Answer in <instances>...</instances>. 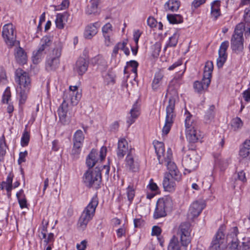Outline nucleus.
<instances>
[{"label": "nucleus", "instance_id": "nucleus-1", "mask_svg": "<svg viewBox=\"0 0 250 250\" xmlns=\"http://www.w3.org/2000/svg\"><path fill=\"white\" fill-rule=\"evenodd\" d=\"M184 72L175 76L170 82L167 90L166 97H169L168 104L166 108L165 123L162 129L163 133L165 135L169 133L176 116L174 113L175 104L179 99L177 89L182 83V76Z\"/></svg>", "mask_w": 250, "mask_h": 250}, {"label": "nucleus", "instance_id": "nucleus-2", "mask_svg": "<svg viewBox=\"0 0 250 250\" xmlns=\"http://www.w3.org/2000/svg\"><path fill=\"white\" fill-rule=\"evenodd\" d=\"M15 81L20 85L21 89L19 103L23 104L27 99V94L31 87V78L28 73L18 68L15 71Z\"/></svg>", "mask_w": 250, "mask_h": 250}, {"label": "nucleus", "instance_id": "nucleus-3", "mask_svg": "<svg viewBox=\"0 0 250 250\" xmlns=\"http://www.w3.org/2000/svg\"><path fill=\"white\" fill-rule=\"evenodd\" d=\"M196 147L195 145H192L191 146H184L182 149L186 155L183 159L182 165L188 173L197 168L200 160V156L196 151Z\"/></svg>", "mask_w": 250, "mask_h": 250}, {"label": "nucleus", "instance_id": "nucleus-4", "mask_svg": "<svg viewBox=\"0 0 250 250\" xmlns=\"http://www.w3.org/2000/svg\"><path fill=\"white\" fill-rule=\"evenodd\" d=\"M98 205V200L97 196H95L84 208L79 219L78 228L79 229L83 230L86 228L88 223L93 217Z\"/></svg>", "mask_w": 250, "mask_h": 250}, {"label": "nucleus", "instance_id": "nucleus-5", "mask_svg": "<svg viewBox=\"0 0 250 250\" xmlns=\"http://www.w3.org/2000/svg\"><path fill=\"white\" fill-rule=\"evenodd\" d=\"M83 181L87 187H93L95 189L100 188L102 182L101 170L96 167L94 169H89L83 176Z\"/></svg>", "mask_w": 250, "mask_h": 250}, {"label": "nucleus", "instance_id": "nucleus-6", "mask_svg": "<svg viewBox=\"0 0 250 250\" xmlns=\"http://www.w3.org/2000/svg\"><path fill=\"white\" fill-rule=\"evenodd\" d=\"M245 31L244 23L238 24L234 30V34L231 39V47L232 50L237 53L241 52L244 49L243 32Z\"/></svg>", "mask_w": 250, "mask_h": 250}, {"label": "nucleus", "instance_id": "nucleus-7", "mask_svg": "<svg viewBox=\"0 0 250 250\" xmlns=\"http://www.w3.org/2000/svg\"><path fill=\"white\" fill-rule=\"evenodd\" d=\"M185 127L186 132V137L189 141V145L188 146H191L192 145L199 140L201 138L199 131L195 128V125L191 120V115L188 113L187 116L185 119Z\"/></svg>", "mask_w": 250, "mask_h": 250}, {"label": "nucleus", "instance_id": "nucleus-8", "mask_svg": "<svg viewBox=\"0 0 250 250\" xmlns=\"http://www.w3.org/2000/svg\"><path fill=\"white\" fill-rule=\"evenodd\" d=\"M52 39L50 36H46L41 40L38 49L33 52L32 60L34 64L38 63L43 56L50 50Z\"/></svg>", "mask_w": 250, "mask_h": 250}, {"label": "nucleus", "instance_id": "nucleus-9", "mask_svg": "<svg viewBox=\"0 0 250 250\" xmlns=\"http://www.w3.org/2000/svg\"><path fill=\"white\" fill-rule=\"evenodd\" d=\"M172 201L169 197H165L160 198L156 204V207L153 214L155 219L165 217L167 212L170 211L172 208Z\"/></svg>", "mask_w": 250, "mask_h": 250}, {"label": "nucleus", "instance_id": "nucleus-10", "mask_svg": "<svg viewBox=\"0 0 250 250\" xmlns=\"http://www.w3.org/2000/svg\"><path fill=\"white\" fill-rule=\"evenodd\" d=\"M225 230V225H222L219 227L211 242L209 250H224L226 248L227 242L224 234Z\"/></svg>", "mask_w": 250, "mask_h": 250}, {"label": "nucleus", "instance_id": "nucleus-11", "mask_svg": "<svg viewBox=\"0 0 250 250\" xmlns=\"http://www.w3.org/2000/svg\"><path fill=\"white\" fill-rule=\"evenodd\" d=\"M190 225L189 223L184 222L179 227L177 234L180 236L181 244L184 248L188 247L191 240Z\"/></svg>", "mask_w": 250, "mask_h": 250}, {"label": "nucleus", "instance_id": "nucleus-12", "mask_svg": "<svg viewBox=\"0 0 250 250\" xmlns=\"http://www.w3.org/2000/svg\"><path fill=\"white\" fill-rule=\"evenodd\" d=\"M62 45L59 42L53 50L52 56L47 59L46 62V69L47 71L55 70L59 66V58L61 55Z\"/></svg>", "mask_w": 250, "mask_h": 250}, {"label": "nucleus", "instance_id": "nucleus-13", "mask_svg": "<svg viewBox=\"0 0 250 250\" xmlns=\"http://www.w3.org/2000/svg\"><path fill=\"white\" fill-rule=\"evenodd\" d=\"M2 35L8 46L11 47L16 43V32L14 26L12 23H8L3 26Z\"/></svg>", "mask_w": 250, "mask_h": 250}, {"label": "nucleus", "instance_id": "nucleus-14", "mask_svg": "<svg viewBox=\"0 0 250 250\" xmlns=\"http://www.w3.org/2000/svg\"><path fill=\"white\" fill-rule=\"evenodd\" d=\"M81 98V94L78 92L77 86H70L68 90L65 91L63 99L70 101L72 105H76Z\"/></svg>", "mask_w": 250, "mask_h": 250}, {"label": "nucleus", "instance_id": "nucleus-15", "mask_svg": "<svg viewBox=\"0 0 250 250\" xmlns=\"http://www.w3.org/2000/svg\"><path fill=\"white\" fill-rule=\"evenodd\" d=\"M205 207L206 204L204 200H201L193 202L188 213V219L192 220L198 217Z\"/></svg>", "mask_w": 250, "mask_h": 250}, {"label": "nucleus", "instance_id": "nucleus-16", "mask_svg": "<svg viewBox=\"0 0 250 250\" xmlns=\"http://www.w3.org/2000/svg\"><path fill=\"white\" fill-rule=\"evenodd\" d=\"M68 111V102L63 100V102L58 108V113L60 121L64 125L68 124L70 122V118L67 115Z\"/></svg>", "mask_w": 250, "mask_h": 250}, {"label": "nucleus", "instance_id": "nucleus-17", "mask_svg": "<svg viewBox=\"0 0 250 250\" xmlns=\"http://www.w3.org/2000/svg\"><path fill=\"white\" fill-rule=\"evenodd\" d=\"M131 149H134L129 146L128 142L125 138H121L119 140L118 143V148L117 150V155L119 159H122L124 156L128 153Z\"/></svg>", "mask_w": 250, "mask_h": 250}, {"label": "nucleus", "instance_id": "nucleus-18", "mask_svg": "<svg viewBox=\"0 0 250 250\" xmlns=\"http://www.w3.org/2000/svg\"><path fill=\"white\" fill-rule=\"evenodd\" d=\"M135 150L134 149H131L125 158V165L129 169L132 171H136L139 168V165L136 161L135 160Z\"/></svg>", "mask_w": 250, "mask_h": 250}, {"label": "nucleus", "instance_id": "nucleus-19", "mask_svg": "<svg viewBox=\"0 0 250 250\" xmlns=\"http://www.w3.org/2000/svg\"><path fill=\"white\" fill-rule=\"evenodd\" d=\"M166 165L169 172L168 173H166L165 174H169L172 176V177H173L175 181H180L181 175L175 164L172 161H168Z\"/></svg>", "mask_w": 250, "mask_h": 250}, {"label": "nucleus", "instance_id": "nucleus-20", "mask_svg": "<svg viewBox=\"0 0 250 250\" xmlns=\"http://www.w3.org/2000/svg\"><path fill=\"white\" fill-rule=\"evenodd\" d=\"M88 66V61L83 58H80L76 63L74 69L80 75H82L87 71Z\"/></svg>", "mask_w": 250, "mask_h": 250}, {"label": "nucleus", "instance_id": "nucleus-21", "mask_svg": "<svg viewBox=\"0 0 250 250\" xmlns=\"http://www.w3.org/2000/svg\"><path fill=\"white\" fill-rule=\"evenodd\" d=\"M175 181L173 177L169 174H165L163 185L165 190L169 192L174 190L176 186Z\"/></svg>", "mask_w": 250, "mask_h": 250}, {"label": "nucleus", "instance_id": "nucleus-22", "mask_svg": "<svg viewBox=\"0 0 250 250\" xmlns=\"http://www.w3.org/2000/svg\"><path fill=\"white\" fill-rule=\"evenodd\" d=\"M210 80L203 78L202 81H196L193 84L195 91L199 93L207 90L210 83Z\"/></svg>", "mask_w": 250, "mask_h": 250}, {"label": "nucleus", "instance_id": "nucleus-23", "mask_svg": "<svg viewBox=\"0 0 250 250\" xmlns=\"http://www.w3.org/2000/svg\"><path fill=\"white\" fill-rule=\"evenodd\" d=\"M164 75L162 71H159L155 74L151 86L153 91H156L162 85L164 80Z\"/></svg>", "mask_w": 250, "mask_h": 250}, {"label": "nucleus", "instance_id": "nucleus-24", "mask_svg": "<svg viewBox=\"0 0 250 250\" xmlns=\"http://www.w3.org/2000/svg\"><path fill=\"white\" fill-rule=\"evenodd\" d=\"M99 24L98 22L88 25L85 29L84 35L85 38L90 39L95 36L97 32Z\"/></svg>", "mask_w": 250, "mask_h": 250}, {"label": "nucleus", "instance_id": "nucleus-25", "mask_svg": "<svg viewBox=\"0 0 250 250\" xmlns=\"http://www.w3.org/2000/svg\"><path fill=\"white\" fill-rule=\"evenodd\" d=\"M154 146L155 152L157 155V158L160 164H163V159H161L162 156H164L165 153V146L163 143L157 141L153 142Z\"/></svg>", "mask_w": 250, "mask_h": 250}, {"label": "nucleus", "instance_id": "nucleus-26", "mask_svg": "<svg viewBox=\"0 0 250 250\" xmlns=\"http://www.w3.org/2000/svg\"><path fill=\"white\" fill-rule=\"evenodd\" d=\"M97 156L98 153L96 150L92 149L88 155L86 160V164L89 167V169L93 167L98 162V159Z\"/></svg>", "mask_w": 250, "mask_h": 250}, {"label": "nucleus", "instance_id": "nucleus-27", "mask_svg": "<svg viewBox=\"0 0 250 250\" xmlns=\"http://www.w3.org/2000/svg\"><path fill=\"white\" fill-rule=\"evenodd\" d=\"M15 56L16 61L19 63L24 64L26 62V54L21 47H19L15 49Z\"/></svg>", "mask_w": 250, "mask_h": 250}, {"label": "nucleus", "instance_id": "nucleus-28", "mask_svg": "<svg viewBox=\"0 0 250 250\" xmlns=\"http://www.w3.org/2000/svg\"><path fill=\"white\" fill-rule=\"evenodd\" d=\"M130 116L128 118L127 120L128 126L132 125L140 115L139 108L137 105V102L133 104L132 109L130 111Z\"/></svg>", "mask_w": 250, "mask_h": 250}, {"label": "nucleus", "instance_id": "nucleus-29", "mask_svg": "<svg viewBox=\"0 0 250 250\" xmlns=\"http://www.w3.org/2000/svg\"><path fill=\"white\" fill-rule=\"evenodd\" d=\"M180 1L178 0H168L164 5V8L166 11H176L179 8Z\"/></svg>", "mask_w": 250, "mask_h": 250}, {"label": "nucleus", "instance_id": "nucleus-30", "mask_svg": "<svg viewBox=\"0 0 250 250\" xmlns=\"http://www.w3.org/2000/svg\"><path fill=\"white\" fill-rule=\"evenodd\" d=\"M179 242L178 238L175 236H173L170 239L168 246V250H187V247H185L182 245Z\"/></svg>", "mask_w": 250, "mask_h": 250}, {"label": "nucleus", "instance_id": "nucleus-31", "mask_svg": "<svg viewBox=\"0 0 250 250\" xmlns=\"http://www.w3.org/2000/svg\"><path fill=\"white\" fill-rule=\"evenodd\" d=\"M239 155L243 158L250 155V140H246L242 144L239 151Z\"/></svg>", "mask_w": 250, "mask_h": 250}, {"label": "nucleus", "instance_id": "nucleus-32", "mask_svg": "<svg viewBox=\"0 0 250 250\" xmlns=\"http://www.w3.org/2000/svg\"><path fill=\"white\" fill-rule=\"evenodd\" d=\"M213 69V64L212 61H207L206 63L203 77L205 79H207L208 80H210L212 77V72Z\"/></svg>", "mask_w": 250, "mask_h": 250}, {"label": "nucleus", "instance_id": "nucleus-33", "mask_svg": "<svg viewBox=\"0 0 250 250\" xmlns=\"http://www.w3.org/2000/svg\"><path fill=\"white\" fill-rule=\"evenodd\" d=\"M220 1L218 0L214 1L211 4V15L214 17L215 19H216L220 16Z\"/></svg>", "mask_w": 250, "mask_h": 250}, {"label": "nucleus", "instance_id": "nucleus-34", "mask_svg": "<svg viewBox=\"0 0 250 250\" xmlns=\"http://www.w3.org/2000/svg\"><path fill=\"white\" fill-rule=\"evenodd\" d=\"M229 159L222 158L219 156L215 159L216 166L218 167L221 171L225 170L229 165Z\"/></svg>", "mask_w": 250, "mask_h": 250}, {"label": "nucleus", "instance_id": "nucleus-35", "mask_svg": "<svg viewBox=\"0 0 250 250\" xmlns=\"http://www.w3.org/2000/svg\"><path fill=\"white\" fill-rule=\"evenodd\" d=\"M215 106L211 105L209 106L208 109L206 111L205 115V120L207 124L211 123L214 119L215 116Z\"/></svg>", "mask_w": 250, "mask_h": 250}, {"label": "nucleus", "instance_id": "nucleus-36", "mask_svg": "<svg viewBox=\"0 0 250 250\" xmlns=\"http://www.w3.org/2000/svg\"><path fill=\"white\" fill-rule=\"evenodd\" d=\"M68 14L66 13L63 14H58L55 21L56 26L59 29H62L64 27L63 21L67 17Z\"/></svg>", "mask_w": 250, "mask_h": 250}, {"label": "nucleus", "instance_id": "nucleus-37", "mask_svg": "<svg viewBox=\"0 0 250 250\" xmlns=\"http://www.w3.org/2000/svg\"><path fill=\"white\" fill-rule=\"evenodd\" d=\"M243 125V123L241 119L239 117H236L233 119L231 122V127L234 131H238L241 128Z\"/></svg>", "mask_w": 250, "mask_h": 250}, {"label": "nucleus", "instance_id": "nucleus-38", "mask_svg": "<svg viewBox=\"0 0 250 250\" xmlns=\"http://www.w3.org/2000/svg\"><path fill=\"white\" fill-rule=\"evenodd\" d=\"M167 19L170 23L178 24L183 22V17L180 15L177 14H168Z\"/></svg>", "mask_w": 250, "mask_h": 250}, {"label": "nucleus", "instance_id": "nucleus-39", "mask_svg": "<svg viewBox=\"0 0 250 250\" xmlns=\"http://www.w3.org/2000/svg\"><path fill=\"white\" fill-rule=\"evenodd\" d=\"M84 136L81 130H78L74 133L73 138V143L83 144Z\"/></svg>", "mask_w": 250, "mask_h": 250}, {"label": "nucleus", "instance_id": "nucleus-40", "mask_svg": "<svg viewBox=\"0 0 250 250\" xmlns=\"http://www.w3.org/2000/svg\"><path fill=\"white\" fill-rule=\"evenodd\" d=\"M179 37V34L177 32L174 33L173 35L169 38V42L167 44L165 49H166L167 47H174L175 46L178 42V38Z\"/></svg>", "mask_w": 250, "mask_h": 250}, {"label": "nucleus", "instance_id": "nucleus-41", "mask_svg": "<svg viewBox=\"0 0 250 250\" xmlns=\"http://www.w3.org/2000/svg\"><path fill=\"white\" fill-rule=\"evenodd\" d=\"M238 233V228L236 227L232 228L229 233L227 236V239L228 241H230L231 240H238L237 234Z\"/></svg>", "mask_w": 250, "mask_h": 250}, {"label": "nucleus", "instance_id": "nucleus-42", "mask_svg": "<svg viewBox=\"0 0 250 250\" xmlns=\"http://www.w3.org/2000/svg\"><path fill=\"white\" fill-rule=\"evenodd\" d=\"M135 191L134 187L131 185L128 186L126 188V194L128 200L130 203H131L132 202L135 196Z\"/></svg>", "mask_w": 250, "mask_h": 250}, {"label": "nucleus", "instance_id": "nucleus-43", "mask_svg": "<svg viewBox=\"0 0 250 250\" xmlns=\"http://www.w3.org/2000/svg\"><path fill=\"white\" fill-rule=\"evenodd\" d=\"M54 235L53 233H49L47 236L43 240L45 247L47 246H53L54 242Z\"/></svg>", "mask_w": 250, "mask_h": 250}, {"label": "nucleus", "instance_id": "nucleus-44", "mask_svg": "<svg viewBox=\"0 0 250 250\" xmlns=\"http://www.w3.org/2000/svg\"><path fill=\"white\" fill-rule=\"evenodd\" d=\"M82 146L83 144L73 143V147L71 151L72 155H73L74 157H77L78 155L81 152Z\"/></svg>", "mask_w": 250, "mask_h": 250}, {"label": "nucleus", "instance_id": "nucleus-45", "mask_svg": "<svg viewBox=\"0 0 250 250\" xmlns=\"http://www.w3.org/2000/svg\"><path fill=\"white\" fill-rule=\"evenodd\" d=\"M30 140L29 133L25 130L22 134L21 138V145L22 146H25L28 145Z\"/></svg>", "mask_w": 250, "mask_h": 250}, {"label": "nucleus", "instance_id": "nucleus-46", "mask_svg": "<svg viewBox=\"0 0 250 250\" xmlns=\"http://www.w3.org/2000/svg\"><path fill=\"white\" fill-rule=\"evenodd\" d=\"M115 74L111 70H109L107 74L105 76V79L106 81L107 84H110V83H114L115 81Z\"/></svg>", "mask_w": 250, "mask_h": 250}, {"label": "nucleus", "instance_id": "nucleus-47", "mask_svg": "<svg viewBox=\"0 0 250 250\" xmlns=\"http://www.w3.org/2000/svg\"><path fill=\"white\" fill-rule=\"evenodd\" d=\"M6 144L4 135L0 138V155H5L6 151Z\"/></svg>", "mask_w": 250, "mask_h": 250}, {"label": "nucleus", "instance_id": "nucleus-48", "mask_svg": "<svg viewBox=\"0 0 250 250\" xmlns=\"http://www.w3.org/2000/svg\"><path fill=\"white\" fill-rule=\"evenodd\" d=\"M227 58V55L219 54V57L217 60V65L218 68L222 67L226 62Z\"/></svg>", "mask_w": 250, "mask_h": 250}, {"label": "nucleus", "instance_id": "nucleus-49", "mask_svg": "<svg viewBox=\"0 0 250 250\" xmlns=\"http://www.w3.org/2000/svg\"><path fill=\"white\" fill-rule=\"evenodd\" d=\"M91 6H87L86 9V13L90 15L92 14H95L97 12V7L99 4L94 3V2H91Z\"/></svg>", "mask_w": 250, "mask_h": 250}, {"label": "nucleus", "instance_id": "nucleus-50", "mask_svg": "<svg viewBox=\"0 0 250 250\" xmlns=\"http://www.w3.org/2000/svg\"><path fill=\"white\" fill-rule=\"evenodd\" d=\"M229 42L228 41H224L223 42L220 46V48L219 49L218 54H222L223 55H227L226 53V51L229 47Z\"/></svg>", "mask_w": 250, "mask_h": 250}, {"label": "nucleus", "instance_id": "nucleus-51", "mask_svg": "<svg viewBox=\"0 0 250 250\" xmlns=\"http://www.w3.org/2000/svg\"><path fill=\"white\" fill-rule=\"evenodd\" d=\"M172 158V153L170 148H168L167 153H164V156H162L161 159H163V163L164 162L166 163L168 161H171Z\"/></svg>", "mask_w": 250, "mask_h": 250}, {"label": "nucleus", "instance_id": "nucleus-52", "mask_svg": "<svg viewBox=\"0 0 250 250\" xmlns=\"http://www.w3.org/2000/svg\"><path fill=\"white\" fill-rule=\"evenodd\" d=\"M11 97V92L10 90V88L9 87H7L3 93V98H2V102L3 103H8L9 100Z\"/></svg>", "mask_w": 250, "mask_h": 250}, {"label": "nucleus", "instance_id": "nucleus-53", "mask_svg": "<svg viewBox=\"0 0 250 250\" xmlns=\"http://www.w3.org/2000/svg\"><path fill=\"white\" fill-rule=\"evenodd\" d=\"M128 65L132 67L131 71L134 73L136 76L138 63L136 61H130L128 63Z\"/></svg>", "mask_w": 250, "mask_h": 250}, {"label": "nucleus", "instance_id": "nucleus-54", "mask_svg": "<svg viewBox=\"0 0 250 250\" xmlns=\"http://www.w3.org/2000/svg\"><path fill=\"white\" fill-rule=\"evenodd\" d=\"M27 151L26 150L24 152H21L19 154V158L18 160L19 164H21L22 163L25 162V157L27 155Z\"/></svg>", "mask_w": 250, "mask_h": 250}, {"label": "nucleus", "instance_id": "nucleus-55", "mask_svg": "<svg viewBox=\"0 0 250 250\" xmlns=\"http://www.w3.org/2000/svg\"><path fill=\"white\" fill-rule=\"evenodd\" d=\"M69 5V0H63L60 5L58 6L57 10L65 9L68 7Z\"/></svg>", "mask_w": 250, "mask_h": 250}, {"label": "nucleus", "instance_id": "nucleus-56", "mask_svg": "<svg viewBox=\"0 0 250 250\" xmlns=\"http://www.w3.org/2000/svg\"><path fill=\"white\" fill-rule=\"evenodd\" d=\"M103 34H108L112 31V25L110 23H107L102 28Z\"/></svg>", "mask_w": 250, "mask_h": 250}, {"label": "nucleus", "instance_id": "nucleus-57", "mask_svg": "<svg viewBox=\"0 0 250 250\" xmlns=\"http://www.w3.org/2000/svg\"><path fill=\"white\" fill-rule=\"evenodd\" d=\"M141 34L142 32H141L139 30H137L134 32L133 39L135 42L136 46H137L138 45V41Z\"/></svg>", "mask_w": 250, "mask_h": 250}, {"label": "nucleus", "instance_id": "nucleus-58", "mask_svg": "<svg viewBox=\"0 0 250 250\" xmlns=\"http://www.w3.org/2000/svg\"><path fill=\"white\" fill-rule=\"evenodd\" d=\"M240 250H250V238L247 242L242 243L240 246Z\"/></svg>", "mask_w": 250, "mask_h": 250}, {"label": "nucleus", "instance_id": "nucleus-59", "mask_svg": "<svg viewBox=\"0 0 250 250\" xmlns=\"http://www.w3.org/2000/svg\"><path fill=\"white\" fill-rule=\"evenodd\" d=\"M230 244V245L229 247V249L230 250H238V240H231L229 241Z\"/></svg>", "mask_w": 250, "mask_h": 250}, {"label": "nucleus", "instance_id": "nucleus-60", "mask_svg": "<svg viewBox=\"0 0 250 250\" xmlns=\"http://www.w3.org/2000/svg\"><path fill=\"white\" fill-rule=\"evenodd\" d=\"M147 25L151 28L154 27L156 25V21L151 17H149L147 20Z\"/></svg>", "mask_w": 250, "mask_h": 250}, {"label": "nucleus", "instance_id": "nucleus-61", "mask_svg": "<svg viewBox=\"0 0 250 250\" xmlns=\"http://www.w3.org/2000/svg\"><path fill=\"white\" fill-rule=\"evenodd\" d=\"M161 233V229L160 227L158 226H154L152 229V235H159Z\"/></svg>", "mask_w": 250, "mask_h": 250}, {"label": "nucleus", "instance_id": "nucleus-62", "mask_svg": "<svg viewBox=\"0 0 250 250\" xmlns=\"http://www.w3.org/2000/svg\"><path fill=\"white\" fill-rule=\"evenodd\" d=\"M243 97L245 101L247 102H250V88L248 89L243 92Z\"/></svg>", "mask_w": 250, "mask_h": 250}, {"label": "nucleus", "instance_id": "nucleus-63", "mask_svg": "<svg viewBox=\"0 0 250 250\" xmlns=\"http://www.w3.org/2000/svg\"><path fill=\"white\" fill-rule=\"evenodd\" d=\"M144 224V221L141 218L134 219V226L135 228H140Z\"/></svg>", "mask_w": 250, "mask_h": 250}, {"label": "nucleus", "instance_id": "nucleus-64", "mask_svg": "<svg viewBox=\"0 0 250 250\" xmlns=\"http://www.w3.org/2000/svg\"><path fill=\"white\" fill-rule=\"evenodd\" d=\"M87 241L83 240L81 242V244L77 245V248L78 250H85L86 247Z\"/></svg>", "mask_w": 250, "mask_h": 250}]
</instances>
